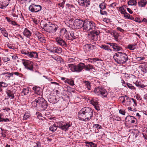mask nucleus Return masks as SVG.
Returning a JSON list of instances; mask_svg holds the SVG:
<instances>
[{"instance_id":"nucleus-1","label":"nucleus","mask_w":147,"mask_h":147,"mask_svg":"<svg viewBox=\"0 0 147 147\" xmlns=\"http://www.w3.org/2000/svg\"><path fill=\"white\" fill-rule=\"evenodd\" d=\"M93 111L90 107H85L82 109L78 112V116L80 120L88 121L92 119Z\"/></svg>"},{"instance_id":"nucleus-2","label":"nucleus","mask_w":147,"mask_h":147,"mask_svg":"<svg viewBox=\"0 0 147 147\" xmlns=\"http://www.w3.org/2000/svg\"><path fill=\"white\" fill-rule=\"evenodd\" d=\"M33 107H36L38 110L43 111L45 110L48 107L47 101L42 97H38L32 102Z\"/></svg>"},{"instance_id":"nucleus-3","label":"nucleus","mask_w":147,"mask_h":147,"mask_svg":"<svg viewBox=\"0 0 147 147\" xmlns=\"http://www.w3.org/2000/svg\"><path fill=\"white\" fill-rule=\"evenodd\" d=\"M113 58L115 61L118 64H124L128 59L125 53L121 52L116 53L113 56Z\"/></svg>"},{"instance_id":"nucleus-4","label":"nucleus","mask_w":147,"mask_h":147,"mask_svg":"<svg viewBox=\"0 0 147 147\" xmlns=\"http://www.w3.org/2000/svg\"><path fill=\"white\" fill-rule=\"evenodd\" d=\"M68 26L73 29H79L84 27V22L79 19L75 20L74 22L71 20H69L67 23Z\"/></svg>"},{"instance_id":"nucleus-5","label":"nucleus","mask_w":147,"mask_h":147,"mask_svg":"<svg viewBox=\"0 0 147 147\" xmlns=\"http://www.w3.org/2000/svg\"><path fill=\"white\" fill-rule=\"evenodd\" d=\"M68 66L72 71L78 73L81 71L84 68L85 64L82 63H80L77 65L70 63L68 64Z\"/></svg>"},{"instance_id":"nucleus-6","label":"nucleus","mask_w":147,"mask_h":147,"mask_svg":"<svg viewBox=\"0 0 147 147\" xmlns=\"http://www.w3.org/2000/svg\"><path fill=\"white\" fill-rule=\"evenodd\" d=\"M100 32L99 30H94L91 31L90 34V43L93 44H95L96 43L95 41H96L98 39V36L99 35Z\"/></svg>"},{"instance_id":"nucleus-7","label":"nucleus","mask_w":147,"mask_h":147,"mask_svg":"<svg viewBox=\"0 0 147 147\" xmlns=\"http://www.w3.org/2000/svg\"><path fill=\"white\" fill-rule=\"evenodd\" d=\"M96 27V24L92 21H87L84 22L83 29L86 31L95 30Z\"/></svg>"},{"instance_id":"nucleus-8","label":"nucleus","mask_w":147,"mask_h":147,"mask_svg":"<svg viewBox=\"0 0 147 147\" xmlns=\"http://www.w3.org/2000/svg\"><path fill=\"white\" fill-rule=\"evenodd\" d=\"M94 92L96 94L102 97H106L108 94L106 90L102 87L95 88Z\"/></svg>"},{"instance_id":"nucleus-9","label":"nucleus","mask_w":147,"mask_h":147,"mask_svg":"<svg viewBox=\"0 0 147 147\" xmlns=\"http://www.w3.org/2000/svg\"><path fill=\"white\" fill-rule=\"evenodd\" d=\"M57 127L65 132L68 130L69 128L71 127L72 125L71 123H70V122H64L59 121L57 122Z\"/></svg>"},{"instance_id":"nucleus-10","label":"nucleus","mask_w":147,"mask_h":147,"mask_svg":"<svg viewBox=\"0 0 147 147\" xmlns=\"http://www.w3.org/2000/svg\"><path fill=\"white\" fill-rule=\"evenodd\" d=\"M22 53L25 55L27 56L32 58H37L38 57L37 53L36 52H29L25 50L21 51Z\"/></svg>"},{"instance_id":"nucleus-11","label":"nucleus","mask_w":147,"mask_h":147,"mask_svg":"<svg viewBox=\"0 0 147 147\" xmlns=\"http://www.w3.org/2000/svg\"><path fill=\"white\" fill-rule=\"evenodd\" d=\"M119 98L123 100L122 102L124 103V104H123V105L125 106H131V104L132 103V102L131 101V98H130L127 95L121 96L119 97Z\"/></svg>"},{"instance_id":"nucleus-12","label":"nucleus","mask_w":147,"mask_h":147,"mask_svg":"<svg viewBox=\"0 0 147 147\" xmlns=\"http://www.w3.org/2000/svg\"><path fill=\"white\" fill-rule=\"evenodd\" d=\"M42 7L40 5H37L34 4L30 5L29 7V10L34 13L38 12L40 11Z\"/></svg>"},{"instance_id":"nucleus-13","label":"nucleus","mask_w":147,"mask_h":147,"mask_svg":"<svg viewBox=\"0 0 147 147\" xmlns=\"http://www.w3.org/2000/svg\"><path fill=\"white\" fill-rule=\"evenodd\" d=\"M58 28L57 25L49 23L48 28H47V31L49 33L54 32H55Z\"/></svg>"},{"instance_id":"nucleus-14","label":"nucleus","mask_w":147,"mask_h":147,"mask_svg":"<svg viewBox=\"0 0 147 147\" xmlns=\"http://www.w3.org/2000/svg\"><path fill=\"white\" fill-rule=\"evenodd\" d=\"M91 44H86L84 47V49H86L90 52L94 53L96 50V47L95 46Z\"/></svg>"},{"instance_id":"nucleus-15","label":"nucleus","mask_w":147,"mask_h":147,"mask_svg":"<svg viewBox=\"0 0 147 147\" xmlns=\"http://www.w3.org/2000/svg\"><path fill=\"white\" fill-rule=\"evenodd\" d=\"M1 76H2L3 80L7 81L10 80L11 78L13 77V74L12 73L7 72L2 73Z\"/></svg>"},{"instance_id":"nucleus-16","label":"nucleus","mask_w":147,"mask_h":147,"mask_svg":"<svg viewBox=\"0 0 147 147\" xmlns=\"http://www.w3.org/2000/svg\"><path fill=\"white\" fill-rule=\"evenodd\" d=\"M78 2L80 5L84 6L87 8L90 5V1L89 0H78Z\"/></svg>"},{"instance_id":"nucleus-17","label":"nucleus","mask_w":147,"mask_h":147,"mask_svg":"<svg viewBox=\"0 0 147 147\" xmlns=\"http://www.w3.org/2000/svg\"><path fill=\"white\" fill-rule=\"evenodd\" d=\"M57 44L60 46L65 47H67V45L65 41L60 37H57L55 39Z\"/></svg>"},{"instance_id":"nucleus-18","label":"nucleus","mask_w":147,"mask_h":147,"mask_svg":"<svg viewBox=\"0 0 147 147\" xmlns=\"http://www.w3.org/2000/svg\"><path fill=\"white\" fill-rule=\"evenodd\" d=\"M107 44L111 46L112 48L116 51H119L122 49V47L119 46L118 44L111 42H107Z\"/></svg>"},{"instance_id":"nucleus-19","label":"nucleus","mask_w":147,"mask_h":147,"mask_svg":"<svg viewBox=\"0 0 147 147\" xmlns=\"http://www.w3.org/2000/svg\"><path fill=\"white\" fill-rule=\"evenodd\" d=\"M23 64L25 66V67H30L33 65V63L30 61L28 60H23Z\"/></svg>"},{"instance_id":"nucleus-20","label":"nucleus","mask_w":147,"mask_h":147,"mask_svg":"<svg viewBox=\"0 0 147 147\" xmlns=\"http://www.w3.org/2000/svg\"><path fill=\"white\" fill-rule=\"evenodd\" d=\"M138 4L139 7H144L147 4V2L146 0H141L138 2Z\"/></svg>"},{"instance_id":"nucleus-21","label":"nucleus","mask_w":147,"mask_h":147,"mask_svg":"<svg viewBox=\"0 0 147 147\" xmlns=\"http://www.w3.org/2000/svg\"><path fill=\"white\" fill-rule=\"evenodd\" d=\"M23 34L27 38H30L32 33L27 28H25Z\"/></svg>"},{"instance_id":"nucleus-22","label":"nucleus","mask_w":147,"mask_h":147,"mask_svg":"<svg viewBox=\"0 0 147 147\" xmlns=\"http://www.w3.org/2000/svg\"><path fill=\"white\" fill-rule=\"evenodd\" d=\"M76 34V33H75L71 31L70 33V35L68 36L67 38L69 40H72L77 38L78 36Z\"/></svg>"},{"instance_id":"nucleus-23","label":"nucleus","mask_w":147,"mask_h":147,"mask_svg":"<svg viewBox=\"0 0 147 147\" xmlns=\"http://www.w3.org/2000/svg\"><path fill=\"white\" fill-rule=\"evenodd\" d=\"M84 68L86 71H90V70L92 71L93 69L95 70L94 67V66L90 64L87 65H85Z\"/></svg>"},{"instance_id":"nucleus-24","label":"nucleus","mask_w":147,"mask_h":147,"mask_svg":"<svg viewBox=\"0 0 147 147\" xmlns=\"http://www.w3.org/2000/svg\"><path fill=\"white\" fill-rule=\"evenodd\" d=\"M51 57L59 63H61L63 62V60L58 56L52 55Z\"/></svg>"},{"instance_id":"nucleus-25","label":"nucleus","mask_w":147,"mask_h":147,"mask_svg":"<svg viewBox=\"0 0 147 147\" xmlns=\"http://www.w3.org/2000/svg\"><path fill=\"white\" fill-rule=\"evenodd\" d=\"M67 33V32L66 29L65 28H63L60 31V36H64V37L67 38V37L66 36Z\"/></svg>"},{"instance_id":"nucleus-26","label":"nucleus","mask_w":147,"mask_h":147,"mask_svg":"<svg viewBox=\"0 0 147 147\" xmlns=\"http://www.w3.org/2000/svg\"><path fill=\"white\" fill-rule=\"evenodd\" d=\"M87 60L88 62L91 63H96V61H102V60L98 58H89L87 59Z\"/></svg>"},{"instance_id":"nucleus-27","label":"nucleus","mask_w":147,"mask_h":147,"mask_svg":"<svg viewBox=\"0 0 147 147\" xmlns=\"http://www.w3.org/2000/svg\"><path fill=\"white\" fill-rule=\"evenodd\" d=\"M6 93L8 96L7 97L12 99L14 98V96L12 91L10 90H8L7 91Z\"/></svg>"},{"instance_id":"nucleus-28","label":"nucleus","mask_w":147,"mask_h":147,"mask_svg":"<svg viewBox=\"0 0 147 147\" xmlns=\"http://www.w3.org/2000/svg\"><path fill=\"white\" fill-rule=\"evenodd\" d=\"M83 83L88 90H91L90 82L85 80L84 81Z\"/></svg>"},{"instance_id":"nucleus-29","label":"nucleus","mask_w":147,"mask_h":147,"mask_svg":"<svg viewBox=\"0 0 147 147\" xmlns=\"http://www.w3.org/2000/svg\"><path fill=\"white\" fill-rule=\"evenodd\" d=\"M48 100L50 103L54 104L57 103L58 101V100H57V98H56V97L55 96H53L51 98H49Z\"/></svg>"},{"instance_id":"nucleus-30","label":"nucleus","mask_w":147,"mask_h":147,"mask_svg":"<svg viewBox=\"0 0 147 147\" xmlns=\"http://www.w3.org/2000/svg\"><path fill=\"white\" fill-rule=\"evenodd\" d=\"M57 122L53 124V125L49 127V130L51 131L52 132H54L57 129Z\"/></svg>"},{"instance_id":"nucleus-31","label":"nucleus","mask_w":147,"mask_h":147,"mask_svg":"<svg viewBox=\"0 0 147 147\" xmlns=\"http://www.w3.org/2000/svg\"><path fill=\"white\" fill-rule=\"evenodd\" d=\"M100 47L105 50L107 51H110V52L112 51V49L110 48V47L107 45H102L100 46Z\"/></svg>"},{"instance_id":"nucleus-32","label":"nucleus","mask_w":147,"mask_h":147,"mask_svg":"<svg viewBox=\"0 0 147 147\" xmlns=\"http://www.w3.org/2000/svg\"><path fill=\"white\" fill-rule=\"evenodd\" d=\"M8 84L3 82H0V92L3 91L2 88H5L7 86Z\"/></svg>"},{"instance_id":"nucleus-33","label":"nucleus","mask_w":147,"mask_h":147,"mask_svg":"<svg viewBox=\"0 0 147 147\" xmlns=\"http://www.w3.org/2000/svg\"><path fill=\"white\" fill-rule=\"evenodd\" d=\"M29 90L28 88H24L22 90V95H26L29 93Z\"/></svg>"},{"instance_id":"nucleus-34","label":"nucleus","mask_w":147,"mask_h":147,"mask_svg":"<svg viewBox=\"0 0 147 147\" xmlns=\"http://www.w3.org/2000/svg\"><path fill=\"white\" fill-rule=\"evenodd\" d=\"M127 3L129 5L131 6L136 5L137 1L136 0H130L128 1Z\"/></svg>"},{"instance_id":"nucleus-35","label":"nucleus","mask_w":147,"mask_h":147,"mask_svg":"<svg viewBox=\"0 0 147 147\" xmlns=\"http://www.w3.org/2000/svg\"><path fill=\"white\" fill-rule=\"evenodd\" d=\"M136 45V43L129 44L127 46V48L131 50H134L136 48L135 46Z\"/></svg>"},{"instance_id":"nucleus-36","label":"nucleus","mask_w":147,"mask_h":147,"mask_svg":"<svg viewBox=\"0 0 147 147\" xmlns=\"http://www.w3.org/2000/svg\"><path fill=\"white\" fill-rule=\"evenodd\" d=\"M111 35L113 37H114L116 41H118L119 35L117 33L115 32H113L111 34Z\"/></svg>"},{"instance_id":"nucleus-37","label":"nucleus","mask_w":147,"mask_h":147,"mask_svg":"<svg viewBox=\"0 0 147 147\" xmlns=\"http://www.w3.org/2000/svg\"><path fill=\"white\" fill-rule=\"evenodd\" d=\"M53 48H55V53H57L58 54H60L62 52V49L60 47L57 48L53 47Z\"/></svg>"},{"instance_id":"nucleus-38","label":"nucleus","mask_w":147,"mask_h":147,"mask_svg":"<svg viewBox=\"0 0 147 147\" xmlns=\"http://www.w3.org/2000/svg\"><path fill=\"white\" fill-rule=\"evenodd\" d=\"M90 103L94 106L98 104V102L96 100L92 99L90 101Z\"/></svg>"},{"instance_id":"nucleus-39","label":"nucleus","mask_w":147,"mask_h":147,"mask_svg":"<svg viewBox=\"0 0 147 147\" xmlns=\"http://www.w3.org/2000/svg\"><path fill=\"white\" fill-rule=\"evenodd\" d=\"M8 5V4H5L4 2H1L0 1V8L4 9Z\"/></svg>"},{"instance_id":"nucleus-40","label":"nucleus","mask_w":147,"mask_h":147,"mask_svg":"<svg viewBox=\"0 0 147 147\" xmlns=\"http://www.w3.org/2000/svg\"><path fill=\"white\" fill-rule=\"evenodd\" d=\"M106 4L104 2H103L102 3H100L99 5V7L101 9H104L106 8Z\"/></svg>"},{"instance_id":"nucleus-41","label":"nucleus","mask_w":147,"mask_h":147,"mask_svg":"<svg viewBox=\"0 0 147 147\" xmlns=\"http://www.w3.org/2000/svg\"><path fill=\"white\" fill-rule=\"evenodd\" d=\"M30 116L29 113L28 112H26L25 113L23 119L24 120H27L30 117Z\"/></svg>"},{"instance_id":"nucleus-42","label":"nucleus","mask_w":147,"mask_h":147,"mask_svg":"<svg viewBox=\"0 0 147 147\" xmlns=\"http://www.w3.org/2000/svg\"><path fill=\"white\" fill-rule=\"evenodd\" d=\"M141 70L144 73H147V66L144 65L143 67H141Z\"/></svg>"},{"instance_id":"nucleus-43","label":"nucleus","mask_w":147,"mask_h":147,"mask_svg":"<svg viewBox=\"0 0 147 147\" xmlns=\"http://www.w3.org/2000/svg\"><path fill=\"white\" fill-rule=\"evenodd\" d=\"M66 82L72 86H73L74 85V81L72 80H67Z\"/></svg>"},{"instance_id":"nucleus-44","label":"nucleus","mask_w":147,"mask_h":147,"mask_svg":"<svg viewBox=\"0 0 147 147\" xmlns=\"http://www.w3.org/2000/svg\"><path fill=\"white\" fill-rule=\"evenodd\" d=\"M129 117H130L129 119L131 120L130 122L131 123H134L135 122V120L137 121L136 119L133 116H130Z\"/></svg>"},{"instance_id":"nucleus-45","label":"nucleus","mask_w":147,"mask_h":147,"mask_svg":"<svg viewBox=\"0 0 147 147\" xmlns=\"http://www.w3.org/2000/svg\"><path fill=\"white\" fill-rule=\"evenodd\" d=\"M1 33L5 37H8V34L5 29H3V30L1 32Z\"/></svg>"},{"instance_id":"nucleus-46","label":"nucleus","mask_w":147,"mask_h":147,"mask_svg":"<svg viewBox=\"0 0 147 147\" xmlns=\"http://www.w3.org/2000/svg\"><path fill=\"white\" fill-rule=\"evenodd\" d=\"M93 127L96 129H100L101 128V126L98 124H93Z\"/></svg>"},{"instance_id":"nucleus-47","label":"nucleus","mask_w":147,"mask_h":147,"mask_svg":"<svg viewBox=\"0 0 147 147\" xmlns=\"http://www.w3.org/2000/svg\"><path fill=\"white\" fill-rule=\"evenodd\" d=\"M127 86L128 88L131 90L135 89V88L134 86H132V84H131L129 83H127Z\"/></svg>"},{"instance_id":"nucleus-48","label":"nucleus","mask_w":147,"mask_h":147,"mask_svg":"<svg viewBox=\"0 0 147 147\" xmlns=\"http://www.w3.org/2000/svg\"><path fill=\"white\" fill-rule=\"evenodd\" d=\"M38 40L42 42H45L46 40L45 37L42 35V36L40 37V38L38 39Z\"/></svg>"},{"instance_id":"nucleus-49","label":"nucleus","mask_w":147,"mask_h":147,"mask_svg":"<svg viewBox=\"0 0 147 147\" xmlns=\"http://www.w3.org/2000/svg\"><path fill=\"white\" fill-rule=\"evenodd\" d=\"M119 8L120 10V12L121 14H123L125 12H126V10L125 9H124V8L123 6H122L121 7H119Z\"/></svg>"},{"instance_id":"nucleus-50","label":"nucleus","mask_w":147,"mask_h":147,"mask_svg":"<svg viewBox=\"0 0 147 147\" xmlns=\"http://www.w3.org/2000/svg\"><path fill=\"white\" fill-rule=\"evenodd\" d=\"M89 146H88L89 147H97L96 144H95L92 142H89L88 143Z\"/></svg>"},{"instance_id":"nucleus-51","label":"nucleus","mask_w":147,"mask_h":147,"mask_svg":"<svg viewBox=\"0 0 147 147\" xmlns=\"http://www.w3.org/2000/svg\"><path fill=\"white\" fill-rule=\"evenodd\" d=\"M102 10V9H100V14L102 15L107 16V12L105 11H103Z\"/></svg>"},{"instance_id":"nucleus-52","label":"nucleus","mask_w":147,"mask_h":147,"mask_svg":"<svg viewBox=\"0 0 147 147\" xmlns=\"http://www.w3.org/2000/svg\"><path fill=\"white\" fill-rule=\"evenodd\" d=\"M123 14H124V17L128 19L129 18L130 15L129 14H128L127 12H125Z\"/></svg>"},{"instance_id":"nucleus-53","label":"nucleus","mask_w":147,"mask_h":147,"mask_svg":"<svg viewBox=\"0 0 147 147\" xmlns=\"http://www.w3.org/2000/svg\"><path fill=\"white\" fill-rule=\"evenodd\" d=\"M117 5V4L116 3H113L110 5H108L109 7L114 8Z\"/></svg>"},{"instance_id":"nucleus-54","label":"nucleus","mask_w":147,"mask_h":147,"mask_svg":"<svg viewBox=\"0 0 147 147\" xmlns=\"http://www.w3.org/2000/svg\"><path fill=\"white\" fill-rule=\"evenodd\" d=\"M25 68L30 71H33V65H32V66H31L30 67H26Z\"/></svg>"},{"instance_id":"nucleus-55","label":"nucleus","mask_w":147,"mask_h":147,"mask_svg":"<svg viewBox=\"0 0 147 147\" xmlns=\"http://www.w3.org/2000/svg\"><path fill=\"white\" fill-rule=\"evenodd\" d=\"M132 106L128 107V109L129 110H130L131 111H135V110L136 109V108L134 107V108H132Z\"/></svg>"},{"instance_id":"nucleus-56","label":"nucleus","mask_w":147,"mask_h":147,"mask_svg":"<svg viewBox=\"0 0 147 147\" xmlns=\"http://www.w3.org/2000/svg\"><path fill=\"white\" fill-rule=\"evenodd\" d=\"M33 147H41L40 144L39 142L35 143Z\"/></svg>"},{"instance_id":"nucleus-57","label":"nucleus","mask_w":147,"mask_h":147,"mask_svg":"<svg viewBox=\"0 0 147 147\" xmlns=\"http://www.w3.org/2000/svg\"><path fill=\"white\" fill-rule=\"evenodd\" d=\"M144 57H136V59L138 61H141L143 60L144 59Z\"/></svg>"},{"instance_id":"nucleus-58","label":"nucleus","mask_w":147,"mask_h":147,"mask_svg":"<svg viewBox=\"0 0 147 147\" xmlns=\"http://www.w3.org/2000/svg\"><path fill=\"white\" fill-rule=\"evenodd\" d=\"M131 100H132L133 102L134 105H133V106L135 107L137 105L136 101V100L134 99L133 98H131Z\"/></svg>"},{"instance_id":"nucleus-59","label":"nucleus","mask_w":147,"mask_h":147,"mask_svg":"<svg viewBox=\"0 0 147 147\" xmlns=\"http://www.w3.org/2000/svg\"><path fill=\"white\" fill-rule=\"evenodd\" d=\"M40 88L38 87L37 88L36 90L35 91V92L38 95H39L40 94Z\"/></svg>"},{"instance_id":"nucleus-60","label":"nucleus","mask_w":147,"mask_h":147,"mask_svg":"<svg viewBox=\"0 0 147 147\" xmlns=\"http://www.w3.org/2000/svg\"><path fill=\"white\" fill-rule=\"evenodd\" d=\"M35 35L39 39L40 38V37L41 36H42V35L39 32H36V33Z\"/></svg>"},{"instance_id":"nucleus-61","label":"nucleus","mask_w":147,"mask_h":147,"mask_svg":"<svg viewBox=\"0 0 147 147\" xmlns=\"http://www.w3.org/2000/svg\"><path fill=\"white\" fill-rule=\"evenodd\" d=\"M122 85L124 87H126L127 83H126L124 80H122L121 81Z\"/></svg>"},{"instance_id":"nucleus-62","label":"nucleus","mask_w":147,"mask_h":147,"mask_svg":"<svg viewBox=\"0 0 147 147\" xmlns=\"http://www.w3.org/2000/svg\"><path fill=\"white\" fill-rule=\"evenodd\" d=\"M119 113H120L123 115H125V112L124 111H123L121 110H119Z\"/></svg>"},{"instance_id":"nucleus-63","label":"nucleus","mask_w":147,"mask_h":147,"mask_svg":"<svg viewBox=\"0 0 147 147\" xmlns=\"http://www.w3.org/2000/svg\"><path fill=\"white\" fill-rule=\"evenodd\" d=\"M136 98L137 100H140L141 99V96L138 94H136Z\"/></svg>"},{"instance_id":"nucleus-64","label":"nucleus","mask_w":147,"mask_h":147,"mask_svg":"<svg viewBox=\"0 0 147 147\" xmlns=\"http://www.w3.org/2000/svg\"><path fill=\"white\" fill-rule=\"evenodd\" d=\"M117 29L120 32H123L124 31V30L122 29L121 28L119 27H118L117 28Z\"/></svg>"}]
</instances>
